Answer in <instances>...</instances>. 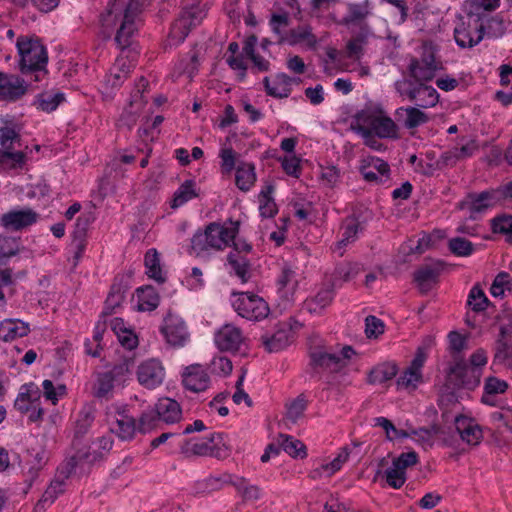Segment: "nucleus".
<instances>
[{"instance_id":"f257e3e1","label":"nucleus","mask_w":512,"mask_h":512,"mask_svg":"<svg viewBox=\"0 0 512 512\" xmlns=\"http://www.w3.org/2000/svg\"><path fill=\"white\" fill-rule=\"evenodd\" d=\"M145 1L129 0V3L125 4L124 0H114L109 3L106 12L101 14V23L104 28L112 27L120 22L114 40L121 50L132 45L134 34L137 31L135 19L141 12Z\"/></svg>"},{"instance_id":"f03ea898","label":"nucleus","mask_w":512,"mask_h":512,"mask_svg":"<svg viewBox=\"0 0 512 512\" xmlns=\"http://www.w3.org/2000/svg\"><path fill=\"white\" fill-rule=\"evenodd\" d=\"M16 47L19 54V70L23 75H31L35 82L41 81L47 74L48 53L46 47L36 36L21 35Z\"/></svg>"},{"instance_id":"7ed1b4c3","label":"nucleus","mask_w":512,"mask_h":512,"mask_svg":"<svg viewBox=\"0 0 512 512\" xmlns=\"http://www.w3.org/2000/svg\"><path fill=\"white\" fill-rule=\"evenodd\" d=\"M229 224L230 226H225L212 222L204 231L198 230L191 239V250L200 255L208 249L222 250L229 246L239 232L240 223L230 219Z\"/></svg>"},{"instance_id":"20e7f679","label":"nucleus","mask_w":512,"mask_h":512,"mask_svg":"<svg viewBox=\"0 0 512 512\" xmlns=\"http://www.w3.org/2000/svg\"><path fill=\"white\" fill-rule=\"evenodd\" d=\"M355 119L370 125L369 127L363 125H351V129L363 138H370L373 134L379 138H398V126L388 116H375L367 114L365 111H360L355 115Z\"/></svg>"},{"instance_id":"39448f33","label":"nucleus","mask_w":512,"mask_h":512,"mask_svg":"<svg viewBox=\"0 0 512 512\" xmlns=\"http://www.w3.org/2000/svg\"><path fill=\"white\" fill-rule=\"evenodd\" d=\"M232 307L242 318L250 321H261L265 319L270 308L268 303L257 294L252 292H233Z\"/></svg>"},{"instance_id":"423d86ee","label":"nucleus","mask_w":512,"mask_h":512,"mask_svg":"<svg viewBox=\"0 0 512 512\" xmlns=\"http://www.w3.org/2000/svg\"><path fill=\"white\" fill-rule=\"evenodd\" d=\"M454 39L460 48H473L484 39L481 21L473 16L460 17L454 28Z\"/></svg>"},{"instance_id":"0eeeda50","label":"nucleus","mask_w":512,"mask_h":512,"mask_svg":"<svg viewBox=\"0 0 512 512\" xmlns=\"http://www.w3.org/2000/svg\"><path fill=\"white\" fill-rule=\"evenodd\" d=\"M309 369L307 372L312 378L321 379V371L337 373L346 366L342 358L335 353H327L321 349L309 352Z\"/></svg>"},{"instance_id":"6e6552de","label":"nucleus","mask_w":512,"mask_h":512,"mask_svg":"<svg viewBox=\"0 0 512 512\" xmlns=\"http://www.w3.org/2000/svg\"><path fill=\"white\" fill-rule=\"evenodd\" d=\"M220 445L224 446L223 434L212 433L202 439L191 438L185 440L180 449L185 455L218 456L221 449Z\"/></svg>"},{"instance_id":"1a4fd4ad","label":"nucleus","mask_w":512,"mask_h":512,"mask_svg":"<svg viewBox=\"0 0 512 512\" xmlns=\"http://www.w3.org/2000/svg\"><path fill=\"white\" fill-rule=\"evenodd\" d=\"M481 369L471 368L464 360H457L449 368V379L457 388L474 390L480 384Z\"/></svg>"},{"instance_id":"9d476101","label":"nucleus","mask_w":512,"mask_h":512,"mask_svg":"<svg viewBox=\"0 0 512 512\" xmlns=\"http://www.w3.org/2000/svg\"><path fill=\"white\" fill-rule=\"evenodd\" d=\"M445 263L441 260H434L431 263L421 265L413 273V282L416 284L422 295L429 293L439 282V277L444 270Z\"/></svg>"},{"instance_id":"9b49d317","label":"nucleus","mask_w":512,"mask_h":512,"mask_svg":"<svg viewBox=\"0 0 512 512\" xmlns=\"http://www.w3.org/2000/svg\"><path fill=\"white\" fill-rule=\"evenodd\" d=\"M160 331L167 343L172 346H183L189 337L185 322L171 312H168L164 318Z\"/></svg>"},{"instance_id":"f8f14e48","label":"nucleus","mask_w":512,"mask_h":512,"mask_svg":"<svg viewBox=\"0 0 512 512\" xmlns=\"http://www.w3.org/2000/svg\"><path fill=\"white\" fill-rule=\"evenodd\" d=\"M27 88L25 80L20 76L0 71V100L16 102L26 94Z\"/></svg>"},{"instance_id":"ddd939ff","label":"nucleus","mask_w":512,"mask_h":512,"mask_svg":"<svg viewBox=\"0 0 512 512\" xmlns=\"http://www.w3.org/2000/svg\"><path fill=\"white\" fill-rule=\"evenodd\" d=\"M38 214L31 208L12 209L0 217V225L6 230L19 231L37 221Z\"/></svg>"},{"instance_id":"4468645a","label":"nucleus","mask_w":512,"mask_h":512,"mask_svg":"<svg viewBox=\"0 0 512 512\" xmlns=\"http://www.w3.org/2000/svg\"><path fill=\"white\" fill-rule=\"evenodd\" d=\"M182 384L187 390L199 393L208 389L210 377L200 364H192L183 370Z\"/></svg>"},{"instance_id":"2eb2a0df","label":"nucleus","mask_w":512,"mask_h":512,"mask_svg":"<svg viewBox=\"0 0 512 512\" xmlns=\"http://www.w3.org/2000/svg\"><path fill=\"white\" fill-rule=\"evenodd\" d=\"M164 375V368L160 361L155 359L143 362L137 371L139 383L148 389L159 386L164 379Z\"/></svg>"},{"instance_id":"dca6fc26","label":"nucleus","mask_w":512,"mask_h":512,"mask_svg":"<svg viewBox=\"0 0 512 512\" xmlns=\"http://www.w3.org/2000/svg\"><path fill=\"white\" fill-rule=\"evenodd\" d=\"M242 341L241 329L233 324L223 325L215 334V344L221 351H237Z\"/></svg>"},{"instance_id":"f3484780","label":"nucleus","mask_w":512,"mask_h":512,"mask_svg":"<svg viewBox=\"0 0 512 512\" xmlns=\"http://www.w3.org/2000/svg\"><path fill=\"white\" fill-rule=\"evenodd\" d=\"M395 119L408 130L415 129L430 121V116L417 107H399L395 111Z\"/></svg>"},{"instance_id":"a211bd4d","label":"nucleus","mask_w":512,"mask_h":512,"mask_svg":"<svg viewBox=\"0 0 512 512\" xmlns=\"http://www.w3.org/2000/svg\"><path fill=\"white\" fill-rule=\"evenodd\" d=\"M406 96L421 108L434 107L439 101L437 90L425 83H419L408 89Z\"/></svg>"},{"instance_id":"6ab92c4d","label":"nucleus","mask_w":512,"mask_h":512,"mask_svg":"<svg viewBox=\"0 0 512 512\" xmlns=\"http://www.w3.org/2000/svg\"><path fill=\"white\" fill-rule=\"evenodd\" d=\"M273 82L274 86H271L269 77L266 76L263 79V85L267 95L277 99H284L290 96L294 82L293 77L285 73H278L275 75Z\"/></svg>"},{"instance_id":"aec40b11","label":"nucleus","mask_w":512,"mask_h":512,"mask_svg":"<svg viewBox=\"0 0 512 512\" xmlns=\"http://www.w3.org/2000/svg\"><path fill=\"white\" fill-rule=\"evenodd\" d=\"M334 289L335 282H330L326 287L320 289L314 297L306 299L303 303V309L311 314L320 313L332 303L335 295Z\"/></svg>"},{"instance_id":"412c9836","label":"nucleus","mask_w":512,"mask_h":512,"mask_svg":"<svg viewBox=\"0 0 512 512\" xmlns=\"http://www.w3.org/2000/svg\"><path fill=\"white\" fill-rule=\"evenodd\" d=\"M74 448L76 449L75 454L66 462V464L62 467L60 471V474L63 475V479L69 478V476L73 473L78 463L86 462L91 464L103 458L102 452H90L89 448H79V445Z\"/></svg>"},{"instance_id":"4be33fe9","label":"nucleus","mask_w":512,"mask_h":512,"mask_svg":"<svg viewBox=\"0 0 512 512\" xmlns=\"http://www.w3.org/2000/svg\"><path fill=\"white\" fill-rule=\"evenodd\" d=\"M296 272L288 265H284L277 279L278 293L287 302L292 301L298 287Z\"/></svg>"},{"instance_id":"5701e85b","label":"nucleus","mask_w":512,"mask_h":512,"mask_svg":"<svg viewBox=\"0 0 512 512\" xmlns=\"http://www.w3.org/2000/svg\"><path fill=\"white\" fill-rule=\"evenodd\" d=\"M293 333L288 325H283L272 336H262V344L269 353L279 352L290 345Z\"/></svg>"},{"instance_id":"b1692460","label":"nucleus","mask_w":512,"mask_h":512,"mask_svg":"<svg viewBox=\"0 0 512 512\" xmlns=\"http://www.w3.org/2000/svg\"><path fill=\"white\" fill-rule=\"evenodd\" d=\"M455 427L463 441L473 445L480 442L482 429L478 424H474L471 418L462 415L456 416Z\"/></svg>"},{"instance_id":"393cba45","label":"nucleus","mask_w":512,"mask_h":512,"mask_svg":"<svg viewBox=\"0 0 512 512\" xmlns=\"http://www.w3.org/2000/svg\"><path fill=\"white\" fill-rule=\"evenodd\" d=\"M230 481V474L224 473L220 476H209L194 482L192 491L195 496H206L213 492L220 491Z\"/></svg>"},{"instance_id":"a878e982","label":"nucleus","mask_w":512,"mask_h":512,"mask_svg":"<svg viewBox=\"0 0 512 512\" xmlns=\"http://www.w3.org/2000/svg\"><path fill=\"white\" fill-rule=\"evenodd\" d=\"M155 410L160 420L166 424L178 422L182 416L180 404L171 398H160L155 404Z\"/></svg>"},{"instance_id":"bb28decb","label":"nucleus","mask_w":512,"mask_h":512,"mask_svg":"<svg viewBox=\"0 0 512 512\" xmlns=\"http://www.w3.org/2000/svg\"><path fill=\"white\" fill-rule=\"evenodd\" d=\"M306 42L309 48H315L317 44L316 36L312 33L310 26H297L296 28L291 29L286 36H281L278 38L277 43L283 44L288 43L291 46H294L300 42Z\"/></svg>"},{"instance_id":"cd10ccee","label":"nucleus","mask_w":512,"mask_h":512,"mask_svg":"<svg viewBox=\"0 0 512 512\" xmlns=\"http://www.w3.org/2000/svg\"><path fill=\"white\" fill-rule=\"evenodd\" d=\"M469 198L471 204V218H474L473 215L476 213H483L487 209L499 205L493 189H488L480 193L470 192Z\"/></svg>"},{"instance_id":"c85d7f7f","label":"nucleus","mask_w":512,"mask_h":512,"mask_svg":"<svg viewBox=\"0 0 512 512\" xmlns=\"http://www.w3.org/2000/svg\"><path fill=\"white\" fill-rule=\"evenodd\" d=\"M29 332V324L19 319H6L0 323V339L5 342L24 337Z\"/></svg>"},{"instance_id":"c756f323","label":"nucleus","mask_w":512,"mask_h":512,"mask_svg":"<svg viewBox=\"0 0 512 512\" xmlns=\"http://www.w3.org/2000/svg\"><path fill=\"white\" fill-rule=\"evenodd\" d=\"M500 6V0H465L464 8L467 16H473L476 21L484 20L485 12H493Z\"/></svg>"},{"instance_id":"7c9ffc66","label":"nucleus","mask_w":512,"mask_h":512,"mask_svg":"<svg viewBox=\"0 0 512 512\" xmlns=\"http://www.w3.org/2000/svg\"><path fill=\"white\" fill-rule=\"evenodd\" d=\"M347 9L348 13L342 19V24L346 26L364 25L363 21L371 14L369 0H364L362 3H349Z\"/></svg>"},{"instance_id":"2f4dec72","label":"nucleus","mask_w":512,"mask_h":512,"mask_svg":"<svg viewBox=\"0 0 512 512\" xmlns=\"http://www.w3.org/2000/svg\"><path fill=\"white\" fill-rule=\"evenodd\" d=\"M398 373V366L395 362H384L373 367L367 377L369 384H382L392 380Z\"/></svg>"},{"instance_id":"473e14b6","label":"nucleus","mask_w":512,"mask_h":512,"mask_svg":"<svg viewBox=\"0 0 512 512\" xmlns=\"http://www.w3.org/2000/svg\"><path fill=\"white\" fill-rule=\"evenodd\" d=\"M256 181L255 166L252 163L240 161L236 167L235 183L244 192L250 190Z\"/></svg>"},{"instance_id":"72a5a7b5","label":"nucleus","mask_w":512,"mask_h":512,"mask_svg":"<svg viewBox=\"0 0 512 512\" xmlns=\"http://www.w3.org/2000/svg\"><path fill=\"white\" fill-rule=\"evenodd\" d=\"M29 458L26 460L28 466L27 479L29 486L37 478L39 471L46 465L48 458L44 449H31L28 451Z\"/></svg>"},{"instance_id":"f704fd0d","label":"nucleus","mask_w":512,"mask_h":512,"mask_svg":"<svg viewBox=\"0 0 512 512\" xmlns=\"http://www.w3.org/2000/svg\"><path fill=\"white\" fill-rule=\"evenodd\" d=\"M111 431L116 433L122 440H131L136 431V422L132 416L125 414V411H118L115 425Z\"/></svg>"},{"instance_id":"c9c22d12","label":"nucleus","mask_w":512,"mask_h":512,"mask_svg":"<svg viewBox=\"0 0 512 512\" xmlns=\"http://www.w3.org/2000/svg\"><path fill=\"white\" fill-rule=\"evenodd\" d=\"M144 265L146 268V275L155 280L157 283L162 284L166 281V277L162 273L160 264V256L155 248L149 249L144 257Z\"/></svg>"},{"instance_id":"e433bc0d","label":"nucleus","mask_w":512,"mask_h":512,"mask_svg":"<svg viewBox=\"0 0 512 512\" xmlns=\"http://www.w3.org/2000/svg\"><path fill=\"white\" fill-rule=\"evenodd\" d=\"M138 297V310L139 311H153L159 303L160 297L156 289L151 285L139 287L136 290Z\"/></svg>"},{"instance_id":"4c0bfd02","label":"nucleus","mask_w":512,"mask_h":512,"mask_svg":"<svg viewBox=\"0 0 512 512\" xmlns=\"http://www.w3.org/2000/svg\"><path fill=\"white\" fill-rule=\"evenodd\" d=\"M196 183L192 179L185 180L179 188L174 192L173 199L170 202L172 209H177L189 200L198 197L195 189Z\"/></svg>"},{"instance_id":"58836bf2","label":"nucleus","mask_w":512,"mask_h":512,"mask_svg":"<svg viewBox=\"0 0 512 512\" xmlns=\"http://www.w3.org/2000/svg\"><path fill=\"white\" fill-rule=\"evenodd\" d=\"M275 190L273 184H267L259 194V211L263 218H272L277 212V205L272 197Z\"/></svg>"},{"instance_id":"ea45409f","label":"nucleus","mask_w":512,"mask_h":512,"mask_svg":"<svg viewBox=\"0 0 512 512\" xmlns=\"http://www.w3.org/2000/svg\"><path fill=\"white\" fill-rule=\"evenodd\" d=\"M441 68L442 67H429L420 63L416 58H413L408 66L410 76L414 79V84L432 80L435 76V72Z\"/></svg>"},{"instance_id":"a19ab883","label":"nucleus","mask_w":512,"mask_h":512,"mask_svg":"<svg viewBox=\"0 0 512 512\" xmlns=\"http://www.w3.org/2000/svg\"><path fill=\"white\" fill-rule=\"evenodd\" d=\"M507 389L508 383L506 381L500 380L494 376L486 378L484 383V393L481 398L482 403L491 406L495 405L493 396L497 394H502L506 392Z\"/></svg>"},{"instance_id":"79ce46f5","label":"nucleus","mask_w":512,"mask_h":512,"mask_svg":"<svg viewBox=\"0 0 512 512\" xmlns=\"http://www.w3.org/2000/svg\"><path fill=\"white\" fill-rule=\"evenodd\" d=\"M278 438L281 440L283 450L289 456L300 459L307 457V447L301 440L295 439L293 436L282 433L279 434Z\"/></svg>"},{"instance_id":"37998d69","label":"nucleus","mask_w":512,"mask_h":512,"mask_svg":"<svg viewBox=\"0 0 512 512\" xmlns=\"http://www.w3.org/2000/svg\"><path fill=\"white\" fill-rule=\"evenodd\" d=\"M481 25L484 28V36L489 38H500L507 30L505 20L500 14L494 16H487L481 20Z\"/></svg>"},{"instance_id":"c03bdc74","label":"nucleus","mask_w":512,"mask_h":512,"mask_svg":"<svg viewBox=\"0 0 512 512\" xmlns=\"http://www.w3.org/2000/svg\"><path fill=\"white\" fill-rule=\"evenodd\" d=\"M94 421V415L90 410H81L75 423L73 447L80 445V440L89 431Z\"/></svg>"},{"instance_id":"a18cd8bd","label":"nucleus","mask_w":512,"mask_h":512,"mask_svg":"<svg viewBox=\"0 0 512 512\" xmlns=\"http://www.w3.org/2000/svg\"><path fill=\"white\" fill-rule=\"evenodd\" d=\"M227 261L235 275L238 276L243 283L247 282L250 278V262L246 255H239V253H229L227 255Z\"/></svg>"},{"instance_id":"49530a36","label":"nucleus","mask_w":512,"mask_h":512,"mask_svg":"<svg viewBox=\"0 0 512 512\" xmlns=\"http://www.w3.org/2000/svg\"><path fill=\"white\" fill-rule=\"evenodd\" d=\"M64 492V480H54L45 490L41 499L36 503L34 512H40L45 509L46 504H52L59 494Z\"/></svg>"},{"instance_id":"de8ad7c7","label":"nucleus","mask_w":512,"mask_h":512,"mask_svg":"<svg viewBox=\"0 0 512 512\" xmlns=\"http://www.w3.org/2000/svg\"><path fill=\"white\" fill-rule=\"evenodd\" d=\"M493 233L506 236V241L512 244V215L501 214L491 220Z\"/></svg>"},{"instance_id":"09e8293b","label":"nucleus","mask_w":512,"mask_h":512,"mask_svg":"<svg viewBox=\"0 0 512 512\" xmlns=\"http://www.w3.org/2000/svg\"><path fill=\"white\" fill-rule=\"evenodd\" d=\"M113 376L106 372L98 373L96 382L93 386V395L96 398H107L114 387Z\"/></svg>"},{"instance_id":"8fccbe9b","label":"nucleus","mask_w":512,"mask_h":512,"mask_svg":"<svg viewBox=\"0 0 512 512\" xmlns=\"http://www.w3.org/2000/svg\"><path fill=\"white\" fill-rule=\"evenodd\" d=\"M26 161V155L22 151L12 150L0 152V165L5 169L22 168Z\"/></svg>"},{"instance_id":"3c124183","label":"nucleus","mask_w":512,"mask_h":512,"mask_svg":"<svg viewBox=\"0 0 512 512\" xmlns=\"http://www.w3.org/2000/svg\"><path fill=\"white\" fill-rule=\"evenodd\" d=\"M186 23L185 20H181L180 18L175 20L168 35L169 45H178L185 40L191 31V28L186 25Z\"/></svg>"},{"instance_id":"603ef678","label":"nucleus","mask_w":512,"mask_h":512,"mask_svg":"<svg viewBox=\"0 0 512 512\" xmlns=\"http://www.w3.org/2000/svg\"><path fill=\"white\" fill-rule=\"evenodd\" d=\"M468 305L474 312H482L489 305L490 301L479 285H474L468 295Z\"/></svg>"},{"instance_id":"864d4df0","label":"nucleus","mask_w":512,"mask_h":512,"mask_svg":"<svg viewBox=\"0 0 512 512\" xmlns=\"http://www.w3.org/2000/svg\"><path fill=\"white\" fill-rule=\"evenodd\" d=\"M450 252L459 257L470 256L474 252V245L463 237H454L448 241Z\"/></svg>"},{"instance_id":"5fc2aeb1","label":"nucleus","mask_w":512,"mask_h":512,"mask_svg":"<svg viewBox=\"0 0 512 512\" xmlns=\"http://www.w3.org/2000/svg\"><path fill=\"white\" fill-rule=\"evenodd\" d=\"M65 100L61 92L50 94L42 93L37 97L38 108L45 112H52Z\"/></svg>"},{"instance_id":"6e6d98bb","label":"nucleus","mask_w":512,"mask_h":512,"mask_svg":"<svg viewBox=\"0 0 512 512\" xmlns=\"http://www.w3.org/2000/svg\"><path fill=\"white\" fill-rule=\"evenodd\" d=\"M286 418L292 423H296L304 414L307 408V400L304 394H300L296 399L286 405Z\"/></svg>"},{"instance_id":"4d7b16f0","label":"nucleus","mask_w":512,"mask_h":512,"mask_svg":"<svg viewBox=\"0 0 512 512\" xmlns=\"http://www.w3.org/2000/svg\"><path fill=\"white\" fill-rule=\"evenodd\" d=\"M15 143H20V134L14 127H0V152L12 150Z\"/></svg>"},{"instance_id":"13d9d810","label":"nucleus","mask_w":512,"mask_h":512,"mask_svg":"<svg viewBox=\"0 0 512 512\" xmlns=\"http://www.w3.org/2000/svg\"><path fill=\"white\" fill-rule=\"evenodd\" d=\"M360 223L355 218L347 219L343 226L342 238L338 241L339 248L346 246L355 240L359 231Z\"/></svg>"},{"instance_id":"bf43d9fd","label":"nucleus","mask_w":512,"mask_h":512,"mask_svg":"<svg viewBox=\"0 0 512 512\" xmlns=\"http://www.w3.org/2000/svg\"><path fill=\"white\" fill-rule=\"evenodd\" d=\"M506 289H512L511 277L507 272H500L496 275L491 285L490 293L494 297H499L504 295Z\"/></svg>"},{"instance_id":"052dcab7","label":"nucleus","mask_w":512,"mask_h":512,"mask_svg":"<svg viewBox=\"0 0 512 512\" xmlns=\"http://www.w3.org/2000/svg\"><path fill=\"white\" fill-rule=\"evenodd\" d=\"M93 221V217L90 213L81 214L75 223L74 230L72 233L73 240H85L88 228Z\"/></svg>"},{"instance_id":"680f3d73","label":"nucleus","mask_w":512,"mask_h":512,"mask_svg":"<svg viewBox=\"0 0 512 512\" xmlns=\"http://www.w3.org/2000/svg\"><path fill=\"white\" fill-rule=\"evenodd\" d=\"M356 274L357 272L351 264H341L335 268L331 282H335V287H337L340 286L342 282H347L353 279Z\"/></svg>"},{"instance_id":"e2e57ef3","label":"nucleus","mask_w":512,"mask_h":512,"mask_svg":"<svg viewBox=\"0 0 512 512\" xmlns=\"http://www.w3.org/2000/svg\"><path fill=\"white\" fill-rule=\"evenodd\" d=\"M290 24L289 14L287 12L283 13H273L269 20V25L272 31L279 37L286 36L283 33V29L287 28Z\"/></svg>"},{"instance_id":"0e129e2a","label":"nucleus","mask_w":512,"mask_h":512,"mask_svg":"<svg viewBox=\"0 0 512 512\" xmlns=\"http://www.w3.org/2000/svg\"><path fill=\"white\" fill-rule=\"evenodd\" d=\"M143 108V103L141 102L138 107L131 108L130 106L128 108H125L123 113L121 114L118 125L120 127H126L129 130L133 128V126L136 124L137 119L139 117V113L141 109Z\"/></svg>"},{"instance_id":"69168bd1","label":"nucleus","mask_w":512,"mask_h":512,"mask_svg":"<svg viewBox=\"0 0 512 512\" xmlns=\"http://www.w3.org/2000/svg\"><path fill=\"white\" fill-rule=\"evenodd\" d=\"M160 421L161 420H160L158 413L155 409L146 411L141 415V417L139 419L138 430L141 433L149 432V431L155 429L158 426V423Z\"/></svg>"},{"instance_id":"338daca9","label":"nucleus","mask_w":512,"mask_h":512,"mask_svg":"<svg viewBox=\"0 0 512 512\" xmlns=\"http://www.w3.org/2000/svg\"><path fill=\"white\" fill-rule=\"evenodd\" d=\"M131 277L130 273L117 275L110 287L109 294L121 295L125 298L127 291L130 289Z\"/></svg>"},{"instance_id":"774afa93","label":"nucleus","mask_w":512,"mask_h":512,"mask_svg":"<svg viewBox=\"0 0 512 512\" xmlns=\"http://www.w3.org/2000/svg\"><path fill=\"white\" fill-rule=\"evenodd\" d=\"M179 18L185 20V22H187L186 25L192 29L201 23L204 18V13L200 8L192 6L184 9Z\"/></svg>"}]
</instances>
